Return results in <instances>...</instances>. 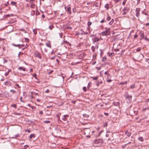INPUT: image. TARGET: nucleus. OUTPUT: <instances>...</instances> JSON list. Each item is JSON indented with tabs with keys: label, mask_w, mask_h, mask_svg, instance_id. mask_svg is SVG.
<instances>
[{
	"label": "nucleus",
	"mask_w": 149,
	"mask_h": 149,
	"mask_svg": "<svg viewBox=\"0 0 149 149\" xmlns=\"http://www.w3.org/2000/svg\"><path fill=\"white\" fill-rule=\"evenodd\" d=\"M107 59V58L105 57H104L103 58L102 60V62H104L106 61Z\"/></svg>",
	"instance_id": "nucleus-27"
},
{
	"label": "nucleus",
	"mask_w": 149,
	"mask_h": 149,
	"mask_svg": "<svg viewBox=\"0 0 149 149\" xmlns=\"http://www.w3.org/2000/svg\"><path fill=\"white\" fill-rule=\"evenodd\" d=\"M49 89H47V90H46V92L47 93H49Z\"/></svg>",
	"instance_id": "nucleus-63"
},
{
	"label": "nucleus",
	"mask_w": 149,
	"mask_h": 149,
	"mask_svg": "<svg viewBox=\"0 0 149 149\" xmlns=\"http://www.w3.org/2000/svg\"><path fill=\"white\" fill-rule=\"evenodd\" d=\"M147 109H148V108H143V109L142 110V111H145Z\"/></svg>",
	"instance_id": "nucleus-49"
},
{
	"label": "nucleus",
	"mask_w": 149,
	"mask_h": 149,
	"mask_svg": "<svg viewBox=\"0 0 149 149\" xmlns=\"http://www.w3.org/2000/svg\"><path fill=\"white\" fill-rule=\"evenodd\" d=\"M33 32L35 34H36L37 33L36 30L35 29L33 30Z\"/></svg>",
	"instance_id": "nucleus-44"
},
{
	"label": "nucleus",
	"mask_w": 149,
	"mask_h": 149,
	"mask_svg": "<svg viewBox=\"0 0 149 149\" xmlns=\"http://www.w3.org/2000/svg\"><path fill=\"white\" fill-rule=\"evenodd\" d=\"M83 89L84 92H85L86 91V87H84L83 88Z\"/></svg>",
	"instance_id": "nucleus-38"
},
{
	"label": "nucleus",
	"mask_w": 149,
	"mask_h": 149,
	"mask_svg": "<svg viewBox=\"0 0 149 149\" xmlns=\"http://www.w3.org/2000/svg\"><path fill=\"white\" fill-rule=\"evenodd\" d=\"M33 137H35V135L34 134H31L29 136V138L30 139H31Z\"/></svg>",
	"instance_id": "nucleus-26"
},
{
	"label": "nucleus",
	"mask_w": 149,
	"mask_h": 149,
	"mask_svg": "<svg viewBox=\"0 0 149 149\" xmlns=\"http://www.w3.org/2000/svg\"><path fill=\"white\" fill-rule=\"evenodd\" d=\"M13 45L14 46L17 47H19L20 46V45H19V44L15 45L14 44H13Z\"/></svg>",
	"instance_id": "nucleus-36"
},
{
	"label": "nucleus",
	"mask_w": 149,
	"mask_h": 149,
	"mask_svg": "<svg viewBox=\"0 0 149 149\" xmlns=\"http://www.w3.org/2000/svg\"><path fill=\"white\" fill-rule=\"evenodd\" d=\"M125 134L126 135L128 136H130L131 134V132H128L127 130H126L125 131Z\"/></svg>",
	"instance_id": "nucleus-11"
},
{
	"label": "nucleus",
	"mask_w": 149,
	"mask_h": 149,
	"mask_svg": "<svg viewBox=\"0 0 149 149\" xmlns=\"http://www.w3.org/2000/svg\"><path fill=\"white\" fill-rule=\"evenodd\" d=\"M94 142L96 144H102L103 143V140L102 139H95Z\"/></svg>",
	"instance_id": "nucleus-3"
},
{
	"label": "nucleus",
	"mask_w": 149,
	"mask_h": 149,
	"mask_svg": "<svg viewBox=\"0 0 149 149\" xmlns=\"http://www.w3.org/2000/svg\"><path fill=\"white\" fill-rule=\"evenodd\" d=\"M53 72V70H51L49 72H48V74H49L52 73Z\"/></svg>",
	"instance_id": "nucleus-52"
},
{
	"label": "nucleus",
	"mask_w": 149,
	"mask_h": 149,
	"mask_svg": "<svg viewBox=\"0 0 149 149\" xmlns=\"http://www.w3.org/2000/svg\"><path fill=\"white\" fill-rule=\"evenodd\" d=\"M6 85H7L9 84V82L8 81H6L4 83Z\"/></svg>",
	"instance_id": "nucleus-51"
},
{
	"label": "nucleus",
	"mask_w": 149,
	"mask_h": 149,
	"mask_svg": "<svg viewBox=\"0 0 149 149\" xmlns=\"http://www.w3.org/2000/svg\"><path fill=\"white\" fill-rule=\"evenodd\" d=\"M46 45L47 47H48L49 48H51V45L50 43H46Z\"/></svg>",
	"instance_id": "nucleus-24"
},
{
	"label": "nucleus",
	"mask_w": 149,
	"mask_h": 149,
	"mask_svg": "<svg viewBox=\"0 0 149 149\" xmlns=\"http://www.w3.org/2000/svg\"><path fill=\"white\" fill-rule=\"evenodd\" d=\"M11 107H14V108H16V107H17V105L15 104H12L11 105Z\"/></svg>",
	"instance_id": "nucleus-35"
},
{
	"label": "nucleus",
	"mask_w": 149,
	"mask_h": 149,
	"mask_svg": "<svg viewBox=\"0 0 149 149\" xmlns=\"http://www.w3.org/2000/svg\"><path fill=\"white\" fill-rule=\"evenodd\" d=\"M105 22V19H103L100 21V22L102 23H103Z\"/></svg>",
	"instance_id": "nucleus-53"
},
{
	"label": "nucleus",
	"mask_w": 149,
	"mask_h": 149,
	"mask_svg": "<svg viewBox=\"0 0 149 149\" xmlns=\"http://www.w3.org/2000/svg\"><path fill=\"white\" fill-rule=\"evenodd\" d=\"M19 134H17L15 136V137H13V138H16L18 137H19Z\"/></svg>",
	"instance_id": "nucleus-40"
},
{
	"label": "nucleus",
	"mask_w": 149,
	"mask_h": 149,
	"mask_svg": "<svg viewBox=\"0 0 149 149\" xmlns=\"http://www.w3.org/2000/svg\"><path fill=\"white\" fill-rule=\"evenodd\" d=\"M39 114H41V115H42V114H43V112L42 111H40V112H39Z\"/></svg>",
	"instance_id": "nucleus-60"
},
{
	"label": "nucleus",
	"mask_w": 149,
	"mask_h": 149,
	"mask_svg": "<svg viewBox=\"0 0 149 149\" xmlns=\"http://www.w3.org/2000/svg\"><path fill=\"white\" fill-rule=\"evenodd\" d=\"M105 29H106V30L102 33V35L103 36H107L110 35V29L107 28H105Z\"/></svg>",
	"instance_id": "nucleus-1"
},
{
	"label": "nucleus",
	"mask_w": 149,
	"mask_h": 149,
	"mask_svg": "<svg viewBox=\"0 0 149 149\" xmlns=\"http://www.w3.org/2000/svg\"><path fill=\"white\" fill-rule=\"evenodd\" d=\"M96 85L97 86H98L99 85V84L100 83V82L99 81H97L96 82Z\"/></svg>",
	"instance_id": "nucleus-54"
},
{
	"label": "nucleus",
	"mask_w": 149,
	"mask_h": 149,
	"mask_svg": "<svg viewBox=\"0 0 149 149\" xmlns=\"http://www.w3.org/2000/svg\"><path fill=\"white\" fill-rule=\"evenodd\" d=\"M35 13V11L33 10H32L31 11V14L32 15H34Z\"/></svg>",
	"instance_id": "nucleus-33"
},
{
	"label": "nucleus",
	"mask_w": 149,
	"mask_h": 149,
	"mask_svg": "<svg viewBox=\"0 0 149 149\" xmlns=\"http://www.w3.org/2000/svg\"><path fill=\"white\" fill-rule=\"evenodd\" d=\"M132 96H130L127 98H125V99L127 103H130L132 101Z\"/></svg>",
	"instance_id": "nucleus-5"
},
{
	"label": "nucleus",
	"mask_w": 149,
	"mask_h": 149,
	"mask_svg": "<svg viewBox=\"0 0 149 149\" xmlns=\"http://www.w3.org/2000/svg\"><path fill=\"white\" fill-rule=\"evenodd\" d=\"M111 19V17L109 16L107 17V20L108 21L110 20Z\"/></svg>",
	"instance_id": "nucleus-43"
},
{
	"label": "nucleus",
	"mask_w": 149,
	"mask_h": 149,
	"mask_svg": "<svg viewBox=\"0 0 149 149\" xmlns=\"http://www.w3.org/2000/svg\"><path fill=\"white\" fill-rule=\"evenodd\" d=\"M21 31L24 32L25 33H26V31L24 29H21Z\"/></svg>",
	"instance_id": "nucleus-39"
},
{
	"label": "nucleus",
	"mask_w": 149,
	"mask_h": 149,
	"mask_svg": "<svg viewBox=\"0 0 149 149\" xmlns=\"http://www.w3.org/2000/svg\"><path fill=\"white\" fill-rule=\"evenodd\" d=\"M10 91L12 93H16V91L15 90L13 89L11 90Z\"/></svg>",
	"instance_id": "nucleus-31"
},
{
	"label": "nucleus",
	"mask_w": 149,
	"mask_h": 149,
	"mask_svg": "<svg viewBox=\"0 0 149 149\" xmlns=\"http://www.w3.org/2000/svg\"><path fill=\"white\" fill-rule=\"evenodd\" d=\"M108 122H106L104 124L103 126L104 127H107V126Z\"/></svg>",
	"instance_id": "nucleus-30"
},
{
	"label": "nucleus",
	"mask_w": 149,
	"mask_h": 149,
	"mask_svg": "<svg viewBox=\"0 0 149 149\" xmlns=\"http://www.w3.org/2000/svg\"><path fill=\"white\" fill-rule=\"evenodd\" d=\"M67 117H69L68 115H64L63 116V118H62L63 120L65 121H67Z\"/></svg>",
	"instance_id": "nucleus-12"
},
{
	"label": "nucleus",
	"mask_w": 149,
	"mask_h": 149,
	"mask_svg": "<svg viewBox=\"0 0 149 149\" xmlns=\"http://www.w3.org/2000/svg\"><path fill=\"white\" fill-rule=\"evenodd\" d=\"M126 0H124L123 1V5H124L125 3H126Z\"/></svg>",
	"instance_id": "nucleus-47"
},
{
	"label": "nucleus",
	"mask_w": 149,
	"mask_h": 149,
	"mask_svg": "<svg viewBox=\"0 0 149 149\" xmlns=\"http://www.w3.org/2000/svg\"><path fill=\"white\" fill-rule=\"evenodd\" d=\"M135 87V84H133L131 85L130 86V88L132 89H134Z\"/></svg>",
	"instance_id": "nucleus-22"
},
{
	"label": "nucleus",
	"mask_w": 149,
	"mask_h": 149,
	"mask_svg": "<svg viewBox=\"0 0 149 149\" xmlns=\"http://www.w3.org/2000/svg\"><path fill=\"white\" fill-rule=\"evenodd\" d=\"M11 4L13 6H15L17 4V3L15 2L12 1L11 2Z\"/></svg>",
	"instance_id": "nucleus-20"
},
{
	"label": "nucleus",
	"mask_w": 149,
	"mask_h": 149,
	"mask_svg": "<svg viewBox=\"0 0 149 149\" xmlns=\"http://www.w3.org/2000/svg\"><path fill=\"white\" fill-rule=\"evenodd\" d=\"M36 76H37L36 74H34L33 75V77H34L35 78H36Z\"/></svg>",
	"instance_id": "nucleus-62"
},
{
	"label": "nucleus",
	"mask_w": 149,
	"mask_h": 149,
	"mask_svg": "<svg viewBox=\"0 0 149 149\" xmlns=\"http://www.w3.org/2000/svg\"><path fill=\"white\" fill-rule=\"evenodd\" d=\"M99 43H97L95 46H92L91 47V49L92 50V51L93 52H94L95 51V49H97L99 48Z\"/></svg>",
	"instance_id": "nucleus-2"
},
{
	"label": "nucleus",
	"mask_w": 149,
	"mask_h": 149,
	"mask_svg": "<svg viewBox=\"0 0 149 149\" xmlns=\"http://www.w3.org/2000/svg\"><path fill=\"white\" fill-rule=\"evenodd\" d=\"M127 144H125L124 145L122 146V148H125L126 147V145H127Z\"/></svg>",
	"instance_id": "nucleus-45"
},
{
	"label": "nucleus",
	"mask_w": 149,
	"mask_h": 149,
	"mask_svg": "<svg viewBox=\"0 0 149 149\" xmlns=\"http://www.w3.org/2000/svg\"><path fill=\"white\" fill-rule=\"evenodd\" d=\"M71 8L70 7H69L68 8L67 10V11L68 13L69 14H70L71 13Z\"/></svg>",
	"instance_id": "nucleus-14"
},
{
	"label": "nucleus",
	"mask_w": 149,
	"mask_h": 149,
	"mask_svg": "<svg viewBox=\"0 0 149 149\" xmlns=\"http://www.w3.org/2000/svg\"><path fill=\"white\" fill-rule=\"evenodd\" d=\"M23 96L24 97L26 98V93L25 92H23Z\"/></svg>",
	"instance_id": "nucleus-32"
},
{
	"label": "nucleus",
	"mask_w": 149,
	"mask_h": 149,
	"mask_svg": "<svg viewBox=\"0 0 149 149\" xmlns=\"http://www.w3.org/2000/svg\"><path fill=\"white\" fill-rule=\"evenodd\" d=\"M8 72H7L5 74V75L6 76H7V75H8Z\"/></svg>",
	"instance_id": "nucleus-61"
},
{
	"label": "nucleus",
	"mask_w": 149,
	"mask_h": 149,
	"mask_svg": "<svg viewBox=\"0 0 149 149\" xmlns=\"http://www.w3.org/2000/svg\"><path fill=\"white\" fill-rule=\"evenodd\" d=\"M18 69L19 70H22L23 71H25L26 70V69L25 68L22 67H19Z\"/></svg>",
	"instance_id": "nucleus-16"
},
{
	"label": "nucleus",
	"mask_w": 149,
	"mask_h": 149,
	"mask_svg": "<svg viewBox=\"0 0 149 149\" xmlns=\"http://www.w3.org/2000/svg\"><path fill=\"white\" fill-rule=\"evenodd\" d=\"M31 93H32V94L33 95H38V93H36V92H31Z\"/></svg>",
	"instance_id": "nucleus-42"
},
{
	"label": "nucleus",
	"mask_w": 149,
	"mask_h": 149,
	"mask_svg": "<svg viewBox=\"0 0 149 149\" xmlns=\"http://www.w3.org/2000/svg\"><path fill=\"white\" fill-rule=\"evenodd\" d=\"M40 14V12L38 11L36 12V15H39Z\"/></svg>",
	"instance_id": "nucleus-55"
},
{
	"label": "nucleus",
	"mask_w": 149,
	"mask_h": 149,
	"mask_svg": "<svg viewBox=\"0 0 149 149\" xmlns=\"http://www.w3.org/2000/svg\"><path fill=\"white\" fill-rule=\"evenodd\" d=\"M92 24V22L90 21H89L88 22V29L89 28V27L91 26V25Z\"/></svg>",
	"instance_id": "nucleus-17"
},
{
	"label": "nucleus",
	"mask_w": 149,
	"mask_h": 149,
	"mask_svg": "<svg viewBox=\"0 0 149 149\" xmlns=\"http://www.w3.org/2000/svg\"><path fill=\"white\" fill-rule=\"evenodd\" d=\"M50 122V121L49 120H45L44 121V123H49Z\"/></svg>",
	"instance_id": "nucleus-37"
},
{
	"label": "nucleus",
	"mask_w": 149,
	"mask_h": 149,
	"mask_svg": "<svg viewBox=\"0 0 149 149\" xmlns=\"http://www.w3.org/2000/svg\"><path fill=\"white\" fill-rule=\"evenodd\" d=\"M9 3H8V1H7L6 3H5V5L6 6H8V5H9Z\"/></svg>",
	"instance_id": "nucleus-50"
},
{
	"label": "nucleus",
	"mask_w": 149,
	"mask_h": 149,
	"mask_svg": "<svg viewBox=\"0 0 149 149\" xmlns=\"http://www.w3.org/2000/svg\"><path fill=\"white\" fill-rule=\"evenodd\" d=\"M65 29H69L70 30L72 29V27L71 26H69V25L68 23L66 24L65 26Z\"/></svg>",
	"instance_id": "nucleus-10"
},
{
	"label": "nucleus",
	"mask_w": 149,
	"mask_h": 149,
	"mask_svg": "<svg viewBox=\"0 0 149 149\" xmlns=\"http://www.w3.org/2000/svg\"><path fill=\"white\" fill-rule=\"evenodd\" d=\"M141 50V49L140 48H139L136 49L137 52H139Z\"/></svg>",
	"instance_id": "nucleus-48"
},
{
	"label": "nucleus",
	"mask_w": 149,
	"mask_h": 149,
	"mask_svg": "<svg viewBox=\"0 0 149 149\" xmlns=\"http://www.w3.org/2000/svg\"><path fill=\"white\" fill-rule=\"evenodd\" d=\"M100 39L97 38L96 37H94L92 38L93 43L95 44V42H98L100 40Z\"/></svg>",
	"instance_id": "nucleus-6"
},
{
	"label": "nucleus",
	"mask_w": 149,
	"mask_h": 149,
	"mask_svg": "<svg viewBox=\"0 0 149 149\" xmlns=\"http://www.w3.org/2000/svg\"><path fill=\"white\" fill-rule=\"evenodd\" d=\"M22 97H20V100L21 102H24V101H22Z\"/></svg>",
	"instance_id": "nucleus-56"
},
{
	"label": "nucleus",
	"mask_w": 149,
	"mask_h": 149,
	"mask_svg": "<svg viewBox=\"0 0 149 149\" xmlns=\"http://www.w3.org/2000/svg\"><path fill=\"white\" fill-rule=\"evenodd\" d=\"M127 82L126 81L124 82H121L120 83V85L126 84H127Z\"/></svg>",
	"instance_id": "nucleus-25"
},
{
	"label": "nucleus",
	"mask_w": 149,
	"mask_h": 149,
	"mask_svg": "<svg viewBox=\"0 0 149 149\" xmlns=\"http://www.w3.org/2000/svg\"><path fill=\"white\" fill-rule=\"evenodd\" d=\"M138 139L141 142H143L144 141V139L142 136L139 137Z\"/></svg>",
	"instance_id": "nucleus-18"
},
{
	"label": "nucleus",
	"mask_w": 149,
	"mask_h": 149,
	"mask_svg": "<svg viewBox=\"0 0 149 149\" xmlns=\"http://www.w3.org/2000/svg\"><path fill=\"white\" fill-rule=\"evenodd\" d=\"M83 116L84 117H88V115H87L86 114H84Z\"/></svg>",
	"instance_id": "nucleus-58"
},
{
	"label": "nucleus",
	"mask_w": 149,
	"mask_h": 149,
	"mask_svg": "<svg viewBox=\"0 0 149 149\" xmlns=\"http://www.w3.org/2000/svg\"><path fill=\"white\" fill-rule=\"evenodd\" d=\"M30 4V7L32 8H34L35 6V4L33 2L31 3Z\"/></svg>",
	"instance_id": "nucleus-13"
},
{
	"label": "nucleus",
	"mask_w": 149,
	"mask_h": 149,
	"mask_svg": "<svg viewBox=\"0 0 149 149\" xmlns=\"http://www.w3.org/2000/svg\"><path fill=\"white\" fill-rule=\"evenodd\" d=\"M40 55V54L38 52H37L36 53V56L38 57L40 59L42 58Z\"/></svg>",
	"instance_id": "nucleus-9"
},
{
	"label": "nucleus",
	"mask_w": 149,
	"mask_h": 149,
	"mask_svg": "<svg viewBox=\"0 0 149 149\" xmlns=\"http://www.w3.org/2000/svg\"><path fill=\"white\" fill-rule=\"evenodd\" d=\"M81 32L80 33H79V34L81 35H87L88 34V32H85L83 31L82 29H81L80 30Z\"/></svg>",
	"instance_id": "nucleus-8"
},
{
	"label": "nucleus",
	"mask_w": 149,
	"mask_h": 149,
	"mask_svg": "<svg viewBox=\"0 0 149 149\" xmlns=\"http://www.w3.org/2000/svg\"><path fill=\"white\" fill-rule=\"evenodd\" d=\"M137 36H138V35H137V34H135L134 36V39H135L136 38H137Z\"/></svg>",
	"instance_id": "nucleus-57"
},
{
	"label": "nucleus",
	"mask_w": 149,
	"mask_h": 149,
	"mask_svg": "<svg viewBox=\"0 0 149 149\" xmlns=\"http://www.w3.org/2000/svg\"><path fill=\"white\" fill-rule=\"evenodd\" d=\"M25 41L26 42H28L29 41V40L26 38H25Z\"/></svg>",
	"instance_id": "nucleus-34"
},
{
	"label": "nucleus",
	"mask_w": 149,
	"mask_h": 149,
	"mask_svg": "<svg viewBox=\"0 0 149 149\" xmlns=\"http://www.w3.org/2000/svg\"><path fill=\"white\" fill-rule=\"evenodd\" d=\"M49 27L50 30H52L54 26H53V25H50L49 26Z\"/></svg>",
	"instance_id": "nucleus-29"
},
{
	"label": "nucleus",
	"mask_w": 149,
	"mask_h": 149,
	"mask_svg": "<svg viewBox=\"0 0 149 149\" xmlns=\"http://www.w3.org/2000/svg\"><path fill=\"white\" fill-rule=\"evenodd\" d=\"M23 54H24V53L22 52H19L18 54V57H19L20 55H22Z\"/></svg>",
	"instance_id": "nucleus-28"
},
{
	"label": "nucleus",
	"mask_w": 149,
	"mask_h": 149,
	"mask_svg": "<svg viewBox=\"0 0 149 149\" xmlns=\"http://www.w3.org/2000/svg\"><path fill=\"white\" fill-rule=\"evenodd\" d=\"M96 57V54H93V59H95Z\"/></svg>",
	"instance_id": "nucleus-46"
},
{
	"label": "nucleus",
	"mask_w": 149,
	"mask_h": 149,
	"mask_svg": "<svg viewBox=\"0 0 149 149\" xmlns=\"http://www.w3.org/2000/svg\"><path fill=\"white\" fill-rule=\"evenodd\" d=\"M140 8H136V16L138 17L140 13Z\"/></svg>",
	"instance_id": "nucleus-7"
},
{
	"label": "nucleus",
	"mask_w": 149,
	"mask_h": 149,
	"mask_svg": "<svg viewBox=\"0 0 149 149\" xmlns=\"http://www.w3.org/2000/svg\"><path fill=\"white\" fill-rule=\"evenodd\" d=\"M140 36L141 37V39H143L144 38V34L143 33H140Z\"/></svg>",
	"instance_id": "nucleus-21"
},
{
	"label": "nucleus",
	"mask_w": 149,
	"mask_h": 149,
	"mask_svg": "<svg viewBox=\"0 0 149 149\" xmlns=\"http://www.w3.org/2000/svg\"><path fill=\"white\" fill-rule=\"evenodd\" d=\"M114 22V19H112L111 20V21L109 23V24L110 25H112L113 23Z\"/></svg>",
	"instance_id": "nucleus-19"
},
{
	"label": "nucleus",
	"mask_w": 149,
	"mask_h": 149,
	"mask_svg": "<svg viewBox=\"0 0 149 149\" xmlns=\"http://www.w3.org/2000/svg\"><path fill=\"white\" fill-rule=\"evenodd\" d=\"M105 8H106L107 10H108L109 8V5L108 4H107L105 5L104 6Z\"/></svg>",
	"instance_id": "nucleus-23"
},
{
	"label": "nucleus",
	"mask_w": 149,
	"mask_h": 149,
	"mask_svg": "<svg viewBox=\"0 0 149 149\" xmlns=\"http://www.w3.org/2000/svg\"><path fill=\"white\" fill-rule=\"evenodd\" d=\"M129 8L128 7H125L124 8L123 10V15H125L129 11Z\"/></svg>",
	"instance_id": "nucleus-4"
},
{
	"label": "nucleus",
	"mask_w": 149,
	"mask_h": 149,
	"mask_svg": "<svg viewBox=\"0 0 149 149\" xmlns=\"http://www.w3.org/2000/svg\"><path fill=\"white\" fill-rule=\"evenodd\" d=\"M102 132H103V131H101V132H100L99 133V134H98V136H100V134H101V133H102Z\"/></svg>",
	"instance_id": "nucleus-59"
},
{
	"label": "nucleus",
	"mask_w": 149,
	"mask_h": 149,
	"mask_svg": "<svg viewBox=\"0 0 149 149\" xmlns=\"http://www.w3.org/2000/svg\"><path fill=\"white\" fill-rule=\"evenodd\" d=\"M98 78V77H93V80H97V79Z\"/></svg>",
	"instance_id": "nucleus-41"
},
{
	"label": "nucleus",
	"mask_w": 149,
	"mask_h": 149,
	"mask_svg": "<svg viewBox=\"0 0 149 149\" xmlns=\"http://www.w3.org/2000/svg\"><path fill=\"white\" fill-rule=\"evenodd\" d=\"M24 147H25V148H26L28 147L29 146L27 145H25L24 146Z\"/></svg>",
	"instance_id": "nucleus-64"
},
{
	"label": "nucleus",
	"mask_w": 149,
	"mask_h": 149,
	"mask_svg": "<svg viewBox=\"0 0 149 149\" xmlns=\"http://www.w3.org/2000/svg\"><path fill=\"white\" fill-rule=\"evenodd\" d=\"M132 96V95H129L128 93L127 92L125 93L124 94V96L125 97V98H127V97H128L129 96Z\"/></svg>",
	"instance_id": "nucleus-15"
}]
</instances>
